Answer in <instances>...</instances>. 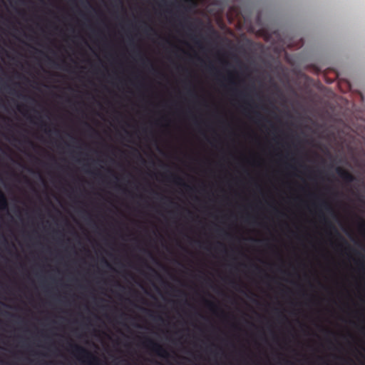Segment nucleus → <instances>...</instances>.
<instances>
[{"label":"nucleus","mask_w":365,"mask_h":365,"mask_svg":"<svg viewBox=\"0 0 365 365\" xmlns=\"http://www.w3.org/2000/svg\"><path fill=\"white\" fill-rule=\"evenodd\" d=\"M69 346L76 356L88 359L90 365H101L100 359L83 346L73 343H70Z\"/></svg>","instance_id":"nucleus-1"},{"label":"nucleus","mask_w":365,"mask_h":365,"mask_svg":"<svg viewBox=\"0 0 365 365\" xmlns=\"http://www.w3.org/2000/svg\"><path fill=\"white\" fill-rule=\"evenodd\" d=\"M145 346L159 356L165 358L169 356L167 350L164 349L163 346L152 339H148Z\"/></svg>","instance_id":"nucleus-2"},{"label":"nucleus","mask_w":365,"mask_h":365,"mask_svg":"<svg viewBox=\"0 0 365 365\" xmlns=\"http://www.w3.org/2000/svg\"><path fill=\"white\" fill-rule=\"evenodd\" d=\"M262 109L269 115H273L275 118H278L275 110L277 109L274 102L268 96L262 97Z\"/></svg>","instance_id":"nucleus-3"},{"label":"nucleus","mask_w":365,"mask_h":365,"mask_svg":"<svg viewBox=\"0 0 365 365\" xmlns=\"http://www.w3.org/2000/svg\"><path fill=\"white\" fill-rule=\"evenodd\" d=\"M336 173L346 184H350L356 180V178L349 171L341 168H336Z\"/></svg>","instance_id":"nucleus-4"},{"label":"nucleus","mask_w":365,"mask_h":365,"mask_svg":"<svg viewBox=\"0 0 365 365\" xmlns=\"http://www.w3.org/2000/svg\"><path fill=\"white\" fill-rule=\"evenodd\" d=\"M254 167V158H252V168ZM255 180H254V176L252 175V187H254ZM254 197V195L252 194V197ZM254 215H252V226L254 225ZM256 241L255 237H254V229L252 228V244ZM254 251V249L252 248V252ZM255 268V264L254 262V257H252V270ZM254 284V279H252V284ZM256 294H255L254 291L252 290V305L256 302L255 300Z\"/></svg>","instance_id":"nucleus-5"},{"label":"nucleus","mask_w":365,"mask_h":365,"mask_svg":"<svg viewBox=\"0 0 365 365\" xmlns=\"http://www.w3.org/2000/svg\"><path fill=\"white\" fill-rule=\"evenodd\" d=\"M263 120L267 123V124H269V128H270V131L274 134V141H277V140L279 139V137L277 135H276L275 134H277V131H278V128L276 126V125L268 118L267 117H264L263 118Z\"/></svg>","instance_id":"nucleus-6"},{"label":"nucleus","mask_w":365,"mask_h":365,"mask_svg":"<svg viewBox=\"0 0 365 365\" xmlns=\"http://www.w3.org/2000/svg\"><path fill=\"white\" fill-rule=\"evenodd\" d=\"M205 306L213 313H215L217 311L220 309L218 305L213 302L205 299Z\"/></svg>","instance_id":"nucleus-7"},{"label":"nucleus","mask_w":365,"mask_h":365,"mask_svg":"<svg viewBox=\"0 0 365 365\" xmlns=\"http://www.w3.org/2000/svg\"><path fill=\"white\" fill-rule=\"evenodd\" d=\"M268 77H269V88H267V91H270L271 89L278 91L279 90L278 86L276 83V82L274 81L273 78L270 75H268Z\"/></svg>","instance_id":"nucleus-8"},{"label":"nucleus","mask_w":365,"mask_h":365,"mask_svg":"<svg viewBox=\"0 0 365 365\" xmlns=\"http://www.w3.org/2000/svg\"><path fill=\"white\" fill-rule=\"evenodd\" d=\"M320 206L324 207L326 210H327L330 212L334 213L332 207L327 201H324V200L322 201V202L320 203Z\"/></svg>","instance_id":"nucleus-9"},{"label":"nucleus","mask_w":365,"mask_h":365,"mask_svg":"<svg viewBox=\"0 0 365 365\" xmlns=\"http://www.w3.org/2000/svg\"><path fill=\"white\" fill-rule=\"evenodd\" d=\"M171 176H172L173 179L174 180V181H175V182L176 184L182 185H183V186H185L186 187H189V186L187 184L183 182L182 178H179V177H178L176 175H172Z\"/></svg>","instance_id":"nucleus-10"},{"label":"nucleus","mask_w":365,"mask_h":365,"mask_svg":"<svg viewBox=\"0 0 365 365\" xmlns=\"http://www.w3.org/2000/svg\"><path fill=\"white\" fill-rule=\"evenodd\" d=\"M225 80H227V81H228V84H229V86H230V91H233L234 89H233V88H232V86H234V85H235V82H234V81H233V80H232V77L231 73H230V74L228 75L227 78H225Z\"/></svg>","instance_id":"nucleus-11"},{"label":"nucleus","mask_w":365,"mask_h":365,"mask_svg":"<svg viewBox=\"0 0 365 365\" xmlns=\"http://www.w3.org/2000/svg\"><path fill=\"white\" fill-rule=\"evenodd\" d=\"M254 83H255L254 77L252 76V98L254 97V94H255ZM253 123H254V101H252V124Z\"/></svg>","instance_id":"nucleus-12"},{"label":"nucleus","mask_w":365,"mask_h":365,"mask_svg":"<svg viewBox=\"0 0 365 365\" xmlns=\"http://www.w3.org/2000/svg\"><path fill=\"white\" fill-rule=\"evenodd\" d=\"M359 228L360 231L363 232L364 234L365 235V221L364 220H360V222L359 225Z\"/></svg>","instance_id":"nucleus-13"},{"label":"nucleus","mask_w":365,"mask_h":365,"mask_svg":"<svg viewBox=\"0 0 365 365\" xmlns=\"http://www.w3.org/2000/svg\"><path fill=\"white\" fill-rule=\"evenodd\" d=\"M252 316L254 315V314H255V311L254 309V308L252 307ZM255 328V324L254 323L252 322V330L254 329ZM254 338L252 337V346H254ZM254 352L252 351V365H254Z\"/></svg>","instance_id":"nucleus-14"},{"label":"nucleus","mask_w":365,"mask_h":365,"mask_svg":"<svg viewBox=\"0 0 365 365\" xmlns=\"http://www.w3.org/2000/svg\"><path fill=\"white\" fill-rule=\"evenodd\" d=\"M327 224H328L329 227L331 229H332V230H335L336 233V234L340 237V238H341V239H342V240H343V241H344V242H346V241L344 240V238H342V237L339 234V232H337V230H336L335 227H334V226L331 222H327Z\"/></svg>","instance_id":"nucleus-15"},{"label":"nucleus","mask_w":365,"mask_h":365,"mask_svg":"<svg viewBox=\"0 0 365 365\" xmlns=\"http://www.w3.org/2000/svg\"><path fill=\"white\" fill-rule=\"evenodd\" d=\"M277 312V316L279 318L282 319H284V320H287V317H285V315L283 314V313L282 312H279L278 311V309H275Z\"/></svg>","instance_id":"nucleus-16"},{"label":"nucleus","mask_w":365,"mask_h":365,"mask_svg":"<svg viewBox=\"0 0 365 365\" xmlns=\"http://www.w3.org/2000/svg\"><path fill=\"white\" fill-rule=\"evenodd\" d=\"M208 67H209L210 71L215 70V68L212 64H210Z\"/></svg>","instance_id":"nucleus-17"},{"label":"nucleus","mask_w":365,"mask_h":365,"mask_svg":"<svg viewBox=\"0 0 365 365\" xmlns=\"http://www.w3.org/2000/svg\"><path fill=\"white\" fill-rule=\"evenodd\" d=\"M254 47V43L252 42V48ZM252 73H254V60L252 59Z\"/></svg>","instance_id":"nucleus-18"},{"label":"nucleus","mask_w":365,"mask_h":365,"mask_svg":"<svg viewBox=\"0 0 365 365\" xmlns=\"http://www.w3.org/2000/svg\"><path fill=\"white\" fill-rule=\"evenodd\" d=\"M270 206L272 207V209H273V210H274V211H275V212H277V213H279V210H277L274 206H273V205H270Z\"/></svg>","instance_id":"nucleus-19"},{"label":"nucleus","mask_w":365,"mask_h":365,"mask_svg":"<svg viewBox=\"0 0 365 365\" xmlns=\"http://www.w3.org/2000/svg\"><path fill=\"white\" fill-rule=\"evenodd\" d=\"M148 31H154V32L155 33V30H154V29H153V27H151V26H148Z\"/></svg>","instance_id":"nucleus-20"},{"label":"nucleus","mask_w":365,"mask_h":365,"mask_svg":"<svg viewBox=\"0 0 365 365\" xmlns=\"http://www.w3.org/2000/svg\"><path fill=\"white\" fill-rule=\"evenodd\" d=\"M218 230H219L220 232H222L225 235H227V233L225 230H221V229H219Z\"/></svg>","instance_id":"nucleus-21"},{"label":"nucleus","mask_w":365,"mask_h":365,"mask_svg":"<svg viewBox=\"0 0 365 365\" xmlns=\"http://www.w3.org/2000/svg\"><path fill=\"white\" fill-rule=\"evenodd\" d=\"M219 245L222 247L224 248V251L226 252V249H225V245L223 244L219 243Z\"/></svg>","instance_id":"nucleus-22"},{"label":"nucleus","mask_w":365,"mask_h":365,"mask_svg":"<svg viewBox=\"0 0 365 365\" xmlns=\"http://www.w3.org/2000/svg\"><path fill=\"white\" fill-rule=\"evenodd\" d=\"M103 261L105 262V264L108 266H110V264H108V262L105 259H103Z\"/></svg>","instance_id":"nucleus-23"},{"label":"nucleus","mask_w":365,"mask_h":365,"mask_svg":"<svg viewBox=\"0 0 365 365\" xmlns=\"http://www.w3.org/2000/svg\"><path fill=\"white\" fill-rule=\"evenodd\" d=\"M157 319H158V320L163 321V318H162L160 316H158V317H157Z\"/></svg>","instance_id":"nucleus-24"},{"label":"nucleus","mask_w":365,"mask_h":365,"mask_svg":"<svg viewBox=\"0 0 365 365\" xmlns=\"http://www.w3.org/2000/svg\"><path fill=\"white\" fill-rule=\"evenodd\" d=\"M86 125H88V127L91 130H93V128L91 127V125H89L88 124H86Z\"/></svg>","instance_id":"nucleus-25"},{"label":"nucleus","mask_w":365,"mask_h":365,"mask_svg":"<svg viewBox=\"0 0 365 365\" xmlns=\"http://www.w3.org/2000/svg\"><path fill=\"white\" fill-rule=\"evenodd\" d=\"M267 278L269 279H272V277H271L269 275H267Z\"/></svg>","instance_id":"nucleus-26"},{"label":"nucleus","mask_w":365,"mask_h":365,"mask_svg":"<svg viewBox=\"0 0 365 365\" xmlns=\"http://www.w3.org/2000/svg\"><path fill=\"white\" fill-rule=\"evenodd\" d=\"M162 2L165 3L166 0H160Z\"/></svg>","instance_id":"nucleus-27"},{"label":"nucleus","mask_w":365,"mask_h":365,"mask_svg":"<svg viewBox=\"0 0 365 365\" xmlns=\"http://www.w3.org/2000/svg\"><path fill=\"white\" fill-rule=\"evenodd\" d=\"M273 337H274V339H276V338H277V337H276V335H275L274 333H273Z\"/></svg>","instance_id":"nucleus-28"},{"label":"nucleus","mask_w":365,"mask_h":365,"mask_svg":"<svg viewBox=\"0 0 365 365\" xmlns=\"http://www.w3.org/2000/svg\"><path fill=\"white\" fill-rule=\"evenodd\" d=\"M120 4H122V1L121 0H118Z\"/></svg>","instance_id":"nucleus-29"}]
</instances>
